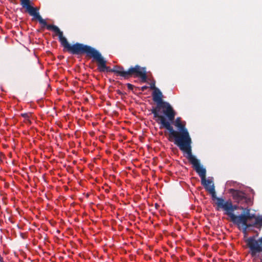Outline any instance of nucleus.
<instances>
[{
  "instance_id": "nucleus-15",
  "label": "nucleus",
  "mask_w": 262,
  "mask_h": 262,
  "mask_svg": "<svg viewBox=\"0 0 262 262\" xmlns=\"http://www.w3.org/2000/svg\"><path fill=\"white\" fill-rule=\"evenodd\" d=\"M126 85H127L128 89L130 90H133L134 89V86L130 83H127Z\"/></svg>"
},
{
  "instance_id": "nucleus-6",
  "label": "nucleus",
  "mask_w": 262,
  "mask_h": 262,
  "mask_svg": "<svg viewBox=\"0 0 262 262\" xmlns=\"http://www.w3.org/2000/svg\"><path fill=\"white\" fill-rule=\"evenodd\" d=\"M232 216L233 217L230 218L231 221L237 225L242 224L244 232L249 227H255V222L248 223L245 213L239 215Z\"/></svg>"
},
{
  "instance_id": "nucleus-16",
  "label": "nucleus",
  "mask_w": 262,
  "mask_h": 262,
  "mask_svg": "<svg viewBox=\"0 0 262 262\" xmlns=\"http://www.w3.org/2000/svg\"><path fill=\"white\" fill-rule=\"evenodd\" d=\"M148 88V87L146 85L143 86L141 87V90L142 91H144L145 90H146Z\"/></svg>"
},
{
  "instance_id": "nucleus-12",
  "label": "nucleus",
  "mask_w": 262,
  "mask_h": 262,
  "mask_svg": "<svg viewBox=\"0 0 262 262\" xmlns=\"http://www.w3.org/2000/svg\"><path fill=\"white\" fill-rule=\"evenodd\" d=\"M20 116H22L25 119V122L28 124H31V121L30 120V117L31 116V113H22L20 114Z\"/></svg>"
},
{
  "instance_id": "nucleus-9",
  "label": "nucleus",
  "mask_w": 262,
  "mask_h": 262,
  "mask_svg": "<svg viewBox=\"0 0 262 262\" xmlns=\"http://www.w3.org/2000/svg\"><path fill=\"white\" fill-rule=\"evenodd\" d=\"M249 253L254 258L262 257V247H249Z\"/></svg>"
},
{
  "instance_id": "nucleus-4",
  "label": "nucleus",
  "mask_w": 262,
  "mask_h": 262,
  "mask_svg": "<svg viewBox=\"0 0 262 262\" xmlns=\"http://www.w3.org/2000/svg\"><path fill=\"white\" fill-rule=\"evenodd\" d=\"M190 163L192 165L193 167L195 169V171L198 173L199 176L201 179V184L203 185L205 189L211 194L212 199L213 200H216V202L215 204L217 206V210H219L221 209L220 204H224L225 202V200L221 198H218L216 196V192L214 188V184L212 183V181L209 180H206V170L200 164V161L198 159H195Z\"/></svg>"
},
{
  "instance_id": "nucleus-8",
  "label": "nucleus",
  "mask_w": 262,
  "mask_h": 262,
  "mask_svg": "<svg viewBox=\"0 0 262 262\" xmlns=\"http://www.w3.org/2000/svg\"><path fill=\"white\" fill-rule=\"evenodd\" d=\"M222 207L221 209L225 211V214L228 215L230 218L233 217L232 215H235L234 211L238 209V206L233 205L231 200L225 201L224 204H220Z\"/></svg>"
},
{
  "instance_id": "nucleus-5",
  "label": "nucleus",
  "mask_w": 262,
  "mask_h": 262,
  "mask_svg": "<svg viewBox=\"0 0 262 262\" xmlns=\"http://www.w3.org/2000/svg\"><path fill=\"white\" fill-rule=\"evenodd\" d=\"M152 96L154 101L157 103L156 106L153 107L151 110L154 118H157L160 116L159 112L161 108H163L164 109L163 113L167 117L168 120L170 121L174 120L176 113L168 102L163 100V95L160 90L159 89H156L153 92Z\"/></svg>"
},
{
  "instance_id": "nucleus-18",
  "label": "nucleus",
  "mask_w": 262,
  "mask_h": 262,
  "mask_svg": "<svg viewBox=\"0 0 262 262\" xmlns=\"http://www.w3.org/2000/svg\"><path fill=\"white\" fill-rule=\"evenodd\" d=\"M0 160H2V155L1 154H0Z\"/></svg>"
},
{
  "instance_id": "nucleus-17",
  "label": "nucleus",
  "mask_w": 262,
  "mask_h": 262,
  "mask_svg": "<svg viewBox=\"0 0 262 262\" xmlns=\"http://www.w3.org/2000/svg\"><path fill=\"white\" fill-rule=\"evenodd\" d=\"M117 93L119 94V95H122V93L121 92V91L120 90H118L117 91Z\"/></svg>"
},
{
  "instance_id": "nucleus-14",
  "label": "nucleus",
  "mask_w": 262,
  "mask_h": 262,
  "mask_svg": "<svg viewBox=\"0 0 262 262\" xmlns=\"http://www.w3.org/2000/svg\"><path fill=\"white\" fill-rule=\"evenodd\" d=\"M155 83H156L155 81H154L153 82H151L150 84V89L154 90V91H155L156 89H158L156 87Z\"/></svg>"
},
{
  "instance_id": "nucleus-2",
  "label": "nucleus",
  "mask_w": 262,
  "mask_h": 262,
  "mask_svg": "<svg viewBox=\"0 0 262 262\" xmlns=\"http://www.w3.org/2000/svg\"><path fill=\"white\" fill-rule=\"evenodd\" d=\"M85 54L87 56L93 58L97 62L98 70L100 72H113L125 79L133 77L140 78L142 82H146L147 81L146 67H142L136 64L130 67L127 70H125L123 67L116 66L111 69L106 66V61L101 54L94 48L90 46Z\"/></svg>"
},
{
  "instance_id": "nucleus-10",
  "label": "nucleus",
  "mask_w": 262,
  "mask_h": 262,
  "mask_svg": "<svg viewBox=\"0 0 262 262\" xmlns=\"http://www.w3.org/2000/svg\"><path fill=\"white\" fill-rule=\"evenodd\" d=\"M246 246H262V237L256 240L254 236L250 237L246 240Z\"/></svg>"
},
{
  "instance_id": "nucleus-7",
  "label": "nucleus",
  "mask_w": 262,
  "mask_h": 262,
  "mask_svg": "<svg viewBox=\"0 0 262 262\" xmlns=\"http://www.w3.org/2000/svg\"><path fill=\"white\" fill-rule=\"evenodd\" d=\"M229 192L238 203L249 204L251 202L250 198H247L246 193L242 191L230 189Z\"/></svg>"
},
{
  "instance_id": "nucleus-1",
  "label": "nucleus",
  "mask_w": 262,
  "mask_h": 262,
  "mask_svg": "<svg viewBox=\"0 0 262 262\" xmlns=\"http://www.w3.org/2000/svg\"><path fill=\"white\" fill-rule=\"evenodd\" d=\"M156 119L157 122L160 124V128H166L169 131L168 140L172 141L174 139V143L177 145L180 149L186 154V158L189 162L195 159L196 157L192 154L191 143L192 140L185 124L181 121L180 117H178L174 122V125L178 128V131L175 130L171 125L170 121H167L164 116L160 115Z\"/></svg>"
},
{
  "instance_id": "nucleus-3",
  "label": "nucleus",
  "mask_w": 262,
  "mask_h": 262,
  "mask_svg": "<svg viewBox=\"0 0 262 262\" xmlns=\"http://www.w3.org/2000/svg\"><path fill=\"white\" fill-rule=\"evenodd\" d=\"M31 0H20V5L23 8H25L26 11L31 16H33L37 19L40 24L43 27H46L49 30L54 32L58 36L61 45L64 48V50L73 55L85 54L90 46L76 42L73 45H70L67 38L63 36V32L59 28L54 25H48L46 21L43 19L38 12V9L37 7H33L30 4Z\"/></svg>"
},
{
  "instance_id": "nucleus-11",
  "label": "nucleus",
  "mask_w": 262,
  "mask_h": 262,
  "mask_svg": "<svg viewBox=\"0 0 262 262\" xmlns=\"http://www.w3.org/2000/svg\"><path fill=\"white\" fill-rule=\"evenodd\" d=\"M245 214L246 215V217L247 218V221H251L252 219H254V222L256 221V219L258 216H255L254 214H251L250 213V210L249 209H247V211L245 212Z\"/></svg>"
},
{
  "instance_id": "nucleus-13",
  "label": "nucleus",
  "mask_w": 262,
  "mask_h": 262,
  "mask_svg": "<svg viewBox=\"0 0 262 262\" xmlns=\"http://www.w3.org/2000/svg\"><path fill=\"white\" fill-rule=\"evenodd\" d=\"M255 227L262 226V216H258L255 221Z\"/></svg>"
}]
</instances>
